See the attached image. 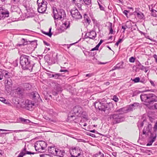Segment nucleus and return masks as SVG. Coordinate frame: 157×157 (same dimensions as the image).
<instances>
[{
	"label": "nucleus",
	"mask_w": 157,
	"mask_h": 157,
	"mask_svg": "<svg viewBox=\"0 0 157 157\" xmlns=\"http://www.w3.org/2000/svg\"><path fill=\"white\" fill-rule=\"evenodd\" d=\"M20 63L24 70L32 71L35 63L31 60V57L28 56L22 55L20 58Z\"/></svg>",
	"instance_id": "f257e3e1"
},
{
	"label": "nucleus",
	"mask_w": 157,
	"mask_h": 157,
	"mask_svg": "<svg viewBox=\"0 0 157 157\" xmlns=\"http://www.w3.org/2000/svg\"><path fill=\"white\" fill-rule=\"evenodd\" d=\"M140 98L141 101L145 102V104L148 107L157 101V97L153 94L143 93L140 95Z\"/></svg>",
	"instance_id": "f03ea898"
},
{
	"label": "nucleus",
	"mask_w": 157,
	"mask_h": 157,
	"mask_svg": "<svg viewBox=\"0 0 157 157\" xmlns=\"http://www.w3.org/2000/svg\"><path fill=\"white\" fill-rule=\"evenodd\" d=\"M53 17L55 20V22L56 23V21L58 20H63L66 16V14L65 11L62 9H57L54 7H53Z\"/></svg>",
	"instance_id": "7ed1b4c3"
},
{
	"label": "nucleus",
	"mask_w": 157,
	"mask_h": 157,
	"mask_svg": "<svg viewBox=\"0 0 157 157\" xmlns=\"http://www.w3.org/2000/svg\"><path fill=\"white\" fill-rule=\"evenodd\" d=\"M109 117L113 124L120 123L124 119V114L121 113L110 115Z\"/></svg>",
	"instance_id": "20e7f679"
},
{
	"label": "nucleus",
	"mask_w": 157,
	"mask_h": 157,
	"mask_svg": "<svg viewBox=\"0 0 157 157\" xmlns=\"http://www.w3.org/2000/svg\"><path fill=\"white\" fill-rule=\"evenodd\" d=\"M47 144L44 141H37L34 144L36 150L39 152H42L44 151L45 149L47 147Z\"/></svg>",
	"instance_id": "39448f33"
},
{
	"label": "nucleus",
	"mask_w": 157,
	"mask_h": 157,
	"mask_svg": "<svg viewBox=\"0 0 157 157\" xmlns=\"http://www.w3.org/2000/svg\"><path fill=\"white\" fill-rule=\"evenodd\" d=\"M94 104L96 109H98L99 110L103 111L105 112L107 110L108 111V105L107 103H101L100 102L96 101L94 103Z\"/></svg>",
	"instance_id": "423d86ee"
},
{
	"label": "nucleus",
	"mask_w": 157,
	"mask_h": 157,
	"mask_svg": "<svg viewBox=\"0 0 157 157\" xmlns=\"http://www.w3.org/2000/svg\"><path fill=\"white\" fill-rule=\"evenodd\" d=\"M71 157H83L82 151L78 147L72 148L70 152Z\"/></svg>",
	"instance_id": "0eeeda50"
},
{
	"label": "nucleus",
	"mask_w": 157,
	"mask_h": 157,
	"mask_svg": "<svg viewBox=\"0 0 157 157\" xmlns=\"http://www.w3.org/2000/svg\"><path fill=\"white\" fill-rule=\"evenodd\" d=\"M70 12L73 17L75 19H79L82 18V15L77 9L75 8L71 10Z\"/></svg>",
	"instance_id": "6e6552de"
},
{
	"label": "nucleus",
	"mask_w": 157,
	"mask_h": 157,
	"mask_svg": "<svg viewBox=\"0 0 157 157\" xmlns=\"http://www.w3.org/2000/svg\"><path fill=\"white\" fill-rule=\"evenodd\" d=\"M9 12L7 10L0 7V20L4 19L6 17L9 16Z\"/></svg>",
	"instance_id": "1a4fd4ad"
},
{
	"label": "nucleus",
	"mask_w": 157,
	"mask_h": 157,
	"mask_svg": "<svg viewBox=\"0 0 157 157\" xmlns=\"http://www.w3.org/2000/svg\"><path fill=\"white\" fill-rule=\"evenodd\" d=\"M5 89L6 90H11L13 86V82L11 79H6L4 82Z\"/></svg>",
	"instance_id": "9d476101"
},
{
	"label": "nucleus",
	"mask_w": 157,
	"mask_h": 157,
	"mask_svg": "<svg viewBox=\"0 0 157 157\" xmlns=\"http://www.w3.org/2000/svg\"><path fill=\"white\" fill-rule=\"evenodd\" d=\"M82 108L80 106L78 105L74 107L73 110L71 111L70 113H71L74 115H79L80 113L82 112Z\"/></svg>",
	"instance_id": "9b49d317"
},
{
	"label": "nucleus",
	"mask_w": 157,
	"mask_h": 157,
	"mask_svg": "<svg viewBox=\"0 0 157 157\" xmlns=\"http://www.w3.org/2000/svg\"><path fill=\"white\" fill-rule=\"evenodd\" d=\"M97 34L96 32L93 30L87 32L86 35L85 36L86 38H89L90 39L94 40Z\"/></svg>",
	"instance_id": "f8f14e48"
},
{
	"label": "nucleus",
	"mask_w": 157,
	"mask_h": 157,
	"mask_svg": "<svg viewBox=\"0 0 157 157\" xmlns=\"http://www.w3.org/2000/svg\"><path fill=\"white\" fill-rule=\"evenodd\" d=\"M152 125L151 124H148L147 126H145L143 130V134L146 136L148 135L149 133L151 132Z\"/></svg>",
	"instance_id": "ddd939ff"
},
{
	"label": "nucleus",
	"mask_w": 157,
	"mask_h": 157,
	"mask_svg": "<svg viewBox=\"0 0 157 157\" xmlns=\"http://www.w3.org/2000/svg\"><path fill=\"white\" fill-rule=\"evenodd\" d=\"M68 120L70 121H74L75 123H78L79 122L80 118H77L75 115H72L71 113H69L68 115Z\"/></svg>",
	"instance_id": "4468645a"
},
{
	"label": "nucleus",
	"mask_w": 157,
	"mask_h": 157,
	"mask_svg": "<svg viewBox=\"0 0 157 157\" xmlns=\"http://www.w3.org/2000/svg\"><path fill=\"white\" fill-rule=\"evenodd\" d=\"M56 152L55 153V155L59 157H63L64 156L65 154V151L63 150H60V149L57 148L55 150Z\"/></svg>",
	"instance_id": "2eb2a0df"
},
{
	"label": "nucleus",
	"mask_w": 157,
	"mask_h": 157,
	"mask_svg": "<svg viewBox=\"0 0 157 157\" xmlns=\"http://www.w3.org/2000/svg\"><path fill=\"white\" fill-rule=\"evenodd\" d=\"M139 105L138 103H134L129 105L128 107V110L129 111H132L133 110L137 108Z\"/></svg>",
	"instance_id": "dca6fc26"
},
{
	"label": "nucleus",
	"mask_w": 157,
	"mask_h": 157,
	"mask_svg": "<svg viewBox=\"0 0 157 157\" xmlns=\"http://www.w3.org/2000/svg\"><path fill=\"white\" fill-rule=\"evenodd\" d=\"M81 116L83 118V119H82L81 120H80V124L81 125H82V121H86L88 120V119L87 118V114L86 112L83 111L82 112L81 115Z\"/></svg>",
	"instance_id": "f3484780"
},
{
	"label": "nucleus",
	"mask_w": 157,
	"mask_h": 157,
	"mask_svg": "<svg viewBox=\"0 0 157 157\" xmlns=\"http://www.w3.org/2000/svg\"><path fill=\"white\" fill-rule=\"evenodd\" d=\"M38 6L37 10L40 13H44L45 12L47 9V5Z\"/></svg>",
	"instance_id": "a211bd4d"
},
{
	"label": "nucleus",
	"mask_w": 157,
	"mask_h": 157,
	"mask_svg": "<svg viewBox=\"0 0 157 157\" xmlns=\"http://www.w3.org/2000/svg\"><path fill=\"white\" fill-rule=\"evenodd\" d=\"M157 121L155 123L154 126L153 128V132H151V135L152 136H154L155 134L156 137H157Z\"/></svg>",
	"instance_id": "6ab92c4d"
},
{
	"label": "nucleus",
	"mask_w": 157,
	"mask_h": 157,
	"mask_svg": "<svg viewBox=\"0 0 157 157\" xmlns=\"http://www.w3.org/2000/svg\"><path fill=\"white\" fill-rule=\"evenodd\" d=\"M123 62H121L118 63L114 67V69L113 70L124 68V67L123 66Z\"/></svg>",
	"instance_id": "aec40b11"
},
{
	"label": "nucleus",
	"mask_w": 157,
	"mask_h": 157,
	"mask_svg": "<svg viewBox=\"0 0 157 157\" xmlns=\"http://www.w3.org/2000/svg\"><path fill=\"white\" fill-rule=\"evenodd\" d=\"M37 6L47 5V2L45 0H37Z\"/></svg>",
	"instance_id": "412c9836"
},
{
	"label": "nucleus",
	"mask_w": 157,
	"mask_h": 157,
	"mask_svg": "<svg viewBox=\"0 0 157 157\" xmlns=\"http://www.w3.org/2000/svg\"><path fill=\"white\" fill-rule=\"evenodd\" d=\"M134 13H136L138 18L139 19H144V15L141 12H138L136 11H135Z\"/></svg>",
	"instance_id": "4be33fe9"
},
{
	"label": "nucleus",
	"mask_w": 157,
	"mask_h": 157,
	"mask_svg": "<svg viewBox=\"0 0 157 157\" xmlns=\"http://www.w3.org/2000/svg\"><path fill=\"white\" fill-rule=\"evenodd\" d=\"M156 138L155 134V136H151L150 138L151 139V140L149 141V142L147 144V146L151 145L152 143L155 140Z\"/></svg>",
	"instance_id": "5701e85b"
},
{
	"label": "nucleus",
	"mask_w": 157,
	"mask_h": 157,
	"mask_svg": "<svg viewBox=\"0 0 157 157\" xmlns=\"http://www.w3.org/2000/svg\"><path fill=\"white\" fill-rule=\"evenodd\" d=\"M4 77L6 79H10L11 73L8 71L4 70Z\"/></svg>",
	"instance_id": "b1692460"
},
{
	"label": "nucleus",
	"mask_w": 157,
	"mask_h": 157,
	"mask_svg": "<svg viewBox=\"0 0 157 157\" xmlns=\"http://www.w3.org/2000/svg\"><path fill=\"white\" fill-rule=\"evenodd\" d=\"M20 153L23 156L25 155L26 154L28 155H34L36 153L34 152H31V151H26V152L23 150H21L20 152Z\"/></svg>",
	"instance_id": "393cba45"
},
{
	"label": "nucleus",
	"mask_w": 157,
	"mask_h": 157,
	"mask_svg": "<svg viewBox=\"0 0 157 157\" xmlns=\"http://www.w3.org/2000/svg\"><path fill=\"white\" fill-rule=\"evenodd\" d=\"M19 119L20 121L23 124H28L30 122L29 120L27 119H25L22 117H20Z\"/></svg>",
	"instance_id": "a878e982"
},
{
	"label": "nucleus",
	"mask_w": 157,
	"mask_h": 157,
	"mask_svg": "<svg viewBox=\"0 0 157 157\" xmlns=\"http://www.w3.org/2000/svg\"><path fill=\"white\" fill-rule=\"evenodd\" d=\"M73 1V3H75L78 6H79V5L81 6V4H83V0H74Z\"/></svg>",
	"instance_id": "bb28decb"
},
{
	"label": "nucleus",
	"mask_w": 157,
	"mask_h": 157,
	"mask_svg": "<svg viewBox=\"0 0 157 157\" xmlns=\"http://www.w3.org/2000/svg\"><path fill=\"white\" fill-rule=\"evenodd\" d=\"M32 95H33V99H37V98H40L39 94L36 92H33L32 93Z\"/></svg>",
	"instance_id": "cd10ccee"
},
{
	"label": "nucleus",
	"mask_w": 157,
	"mask_h": 157,
	"mask_svg": "<svg viewBox=\"0 0 157 157\" xmlns=\"http://www.w3.org/2000/svg\"><path fill=\"white\" fill-rule=\"evenodd\" d=\"M70 23L69 21H67L64 22L62 24V26L66 29L70 27Z\"/></svg>",
	"instance_id": "c85d7f7f"
},
{
	"label": "nucleus",
	"mask_w": 157,
	"mask_h": 157,
	"mask_svg": "<svg viewBox=\"0 0 157 157\" xmlns=\"http://www.w3.org/2000/svg\"><path fill=\"white\" fill-rule=\"evenodd\" d=\"M23 92V90L20 88L18 87L16 90V93L18 95H22Z\"/></svg>",
	"instance_id": "c756f323"
},
{
	"label": "nucleus",
	"mask_w": 157,
	"mask_h": 157,
	"mask_svg": "<svg viewBox=\"0 0 157 157\" xmlns=\"http://www.w3.org/2000/svg\"><path fill=\"white\" fill-rule=\"evenodd\" d=\"M84 18L85 22H87L89 24L91 22V21L90 18L88 17L87 15L86 14H84Z\"/></svg>",
	"instance_id": "7c9ffc66"
},
{
	"label": "nucleus",
	"mask_w": 157,
	"mask_h": 157,
	"mask_svg": "<svg viewBox=\"0 0 157 157\" xmlns=\"http://www.w3.org/2000/svg\"><path fill=\"white\" fill-rule=\"evenodd\" d=\"M21 41L22 44H19V46L24 45H26L28 44V42L27 41V40L25 39L22 38L21 39Z\"/></svg>",
	"instance_id": "2f4dec72"
},
{
	"label": "nucleus",
	"mask_w": 157,
	"mask_h": 157,
	"mask_svg": "<svg viewBox=\"0 0 157 157\" xmlns=\"http://www.w3.org/2000/svg\"><path fill=\"white\" fill-rule=\"evenodd\" d=\"M52 76L51 77H54L55 79H58L61 76V74L59 73H55L51 75Z\"/></svg>",
	"instance_id": "473e14b6"
},
{
	"label": "nucleus",
	"mask_w": 157,
	"mask_h": 157,
	"mask_svg": "<svg viewBox=\"0 0 157 157\" xmlns=\"http://www.w3.org/2000/svg\"><path fill=\"white\" fill-rule=\"evenodd\" d=\"M151 15L154 17H156L157 16V11L155 10L152 9L151 10Z\"/></svg>",
	"instance_id": "72a5a7b5"
},
{
	"label": "nucleus",
	"mask_w": 157,
	"mask_h": 157,
	"mask_svg": "<svg viewBox=\"0 0 157 157\" xmlns=\"http://www.w3.org/2000/svg\"><path fill=\"white\" fill-rule=\"evenodd\" d=\"M57 149V148L55 147H51L50 150V152L54 155L55 153L56 152V151L55 150H56Z\"/></svg>",
	"instance_id": "f704fd0d"
},
{
	"label": "nucleus",
	"mask_w": 157,
	"mask_h": 157,
	"mask_svg": "<svg viewBox=\"0 0 157 157\" xmlns=\"http://www.w3.org/2000/svg\"><path fill=\"white\" fill-rule=\"evenodd\" d=\"M83 2L85 5L87 6L90 5L91 3V0H83Z\"/></svg>",
	"instance_id": "c9c22d12"
},
{
	"label": "nucleus",
	"mask_w": 157,
	"mask_h": 157,
	"mask_svg": "<svg viewBox=\"0 0 157 157\" xmlns=\"http://www.w3.org/2000/svg\"><path fill=\"white\" fill-rule=\"evenodd\" d=\"M56 91L58 92H60L62 90V88L60 87L59 85H58L56 86V87L54 88Z\"/></svg>",
	"instance_id": "e433bc0d"
},
{
	"label": "nucleus",
	"mask_w": 157,
	"mask_h": 157,
	"mask_svg": "<svg viewBox=\"0 0 157 157\" xmlns=\"http://www.w3.org/2000/svg\"><path fill=\"white\" fill-rule=\"evenodd\" d=\"M4 75V70H0V80H1L3 79Z\"/></svg>",
	"instance_id": "4c0bfd02"
},
{
	"label": "nucleus",
	"mask_w": 157,
	"mask_h": 157,
	"mask_svg": "<svg viewBox=\"0 0 157 157\" xmlns=\"http://www.w3.org/2000/svg\"><path fill=\"white\" fill-rule=\"evenodd\" d=\"M144 124L143 122L139 121L137 123V125L138 128L140 129V128H141L144 125Z\"/></svg>",
	"instance_id": "58836bf2"
},
{
	"label": "nucleus",
	"mask_w": 157,
	"mask_h": 157,
	"mask_svg": "<svg viewBox=\"0 0 157 157\" xmlns=\"http://www.w3.org/2000/svg\"><path fill=\"white\" fill-rule=\"evenodd\" d=\"M95 157H104V155L100 152L96 155Z\"/></svg>",
	"instance_id": "ea45409f"
},
{
	"label": "nucleus",
	"mask_w": 157,
	"mask_h": 157,
	"mask_svg": "<svg viewBox=\"0 0 157 157\" xmlns=\"http://www.w3.org/2000/svg\"><path fill=\"white\" fill-rule=\"evenodd\" d=\"M24 86L26 90H29L31 88V86L30 84L28 83H25L24 84Z\"/></svg>",
	"instance_id": "a19ab883"
},
{
	"label": "nucleus",
	"mask_w": 157,
	"mask_h": 157,
	"mask_svg": "<svg viewBox=\"0 0 157 157\" xmlns=\"http://www.w3.org/2000/svg\"><path fill=\"white\" fill-rule=\"evenodd\" d=\"M108 29L109 30L112 29L113 24L111 22H108Z\"/></svg>",
	"instance_id": "79ce46f5"
},
{
	"label": "nucleus",
	"mask_w": 157,
	"mask_h": 157,
	"mask_svg": "<svg viewBox=\"0 0 157 157\" xmlns=\"http://www.w3.org/2000/svg\"><path fill=\"white\" fill-rule=\"evenodd\" d=\"M42 33H43L44 34L48 36L49 37H51L52 35V33H49L48 32H47L43 31L42 32Z\"/></svg>",
	"instance_id": "37998d69"
},
{
	"label": "nucleus",
	"mask_w": 157,
	"mask_h": 157,
	"mask_svg": "<svg viewBox=\"0 0 157 157\" xmlns=\"http://www.w3.org/2000/svg\"><path fill=\"white\" fill-rule=\"evenodd\" d=\"M40 157H51L50 155L47 154H42L40 155Z\"/></svg>",
	"instance_id": "c03bdc74"
},
{
	"label": "nucleus",
	"mask_w": 157,
	"mask_h": 157,
	"mask_svg": "<svg viewBox=\"0 0 157 157\" xmlns=\"http://www.w3.org/2000/svg\"><path fill=\"white\" fill-rule=\"evenodd\" d=\"M29 104L28 105L27 107L29 108H32V106L34 105V104L33 103H32L31 101H29Z\"/></svg>",
	"instance_id": "a18cd8bd"
},
{
	"label": "nucleus",
	"mask_w": 157,
	"mask_h": 157,
	"mask_svg": "<svg viewBox=\"0 0 157 157\" xmlns=\"http://www.w3.org/2000/svg\"><path fill=\"white\" fill-rule=\"evenodd\" d=\"M149 106L150 107V108L153 109L154 108L155 109H157V103H155L153 105L151 106Z\"/></svg>",
	"instance_id": "49530a36"
},
{
	"label": "nucleus",
	"mask_w": 157,
	"mask_h": 157,
	"mask_svg": "<svg viewBox=\"0 0 157 157\" xmlns=\"http://www.w3.org/2000/svg\"><path fill=\"white\" fill-rule=\"evenodd\" d=\"M62 68V69H61L60 70V72H68V71L67 70H66L65 68V67H61Z\"/></svg>",
	"instance_id": "de8ad7c7"
},
{
	"label": "nucleus",
	"mask_w": 157,
	"mask_h": 157,
	"mask_svg": "<svg viewBox=\"0 0 157 157\" xmlns=\"http://www.w3.org/2000/svg\"><path fill=\"white\" fill-rule=\"evenodd\" d=\"M140 78L139 77H136L134 79L133 81L135 82H139Z\"/></svg>",
	"instance_id": "09e8293b"
},
{
	"label": "nucleus",
	"mask_w": 157,
	"mask_h": 157,
	"mask_svg": "<svg viewBox=\"0 0 157 157\" xmlns=\"http://www.w3.org/2000/svg\"><path fill=\"white\" fill-rule=\"evenodd\" d=\"M135 59L133 57H132L129 59V61L131 63H134L135 62Z\"/></svg>",
	"instance_id": "8fccbe9b"
},
{
	"label": "nucleus",
	"mask_w": 157,
	"mask_h": 157,
	"mask_svg": "<svg viewBox=\"0 0 157 157\" xmlns=\"http://www.w3.org/2000/svg\"><path fill=\"white\" fill-rule=\"evenodd\" d=\"M0 101L4 103H6V100L4 98L1 97H0Z\"/></svg>",
	"instance_id": "3c124183"
},
{
	"label": "nucleus",
	"mask_w": 157,
	"mask_h": 157,
	"mask_svg": "<svg viewBox=\"0 0 157 157\" xmlns=\"http://www.w3.org/2000/svg\"><path fill=\"white\" fill-rule=\"evenodd\" d=\"M113 100L115 102H117L118 101V98L115 95L113 96Z\"/></svg>",
	"instance_id": "603ef678"
},
{
	"label": "nucleus",
	"mask_w": 157,
	"mask_h": 157,
	"mask_svg": "<svg viewBox=\"0 0 157 157\" xmlns=\"http://www.w3.org/2000/svg\"><path fill=\"white\" fill-rule=\"evenodd\" d=\"M128 12L129 11L124 10L123 12V13H124L126 16H127L128 15Z\"/></svg>",
	"instance_id": "864d4df0"
},
{
	"label": "nucleus",
	"mask_w": 157,
	"mask_h": 157,
	"mask_svg": "<svg viewBox=\"0 0 157 157\" xmlns=\"http://www.w3.org/2000/svg\"><path fill=\"white\" fill-rule=\"evenodd\" d=\"M99 8L101 10H104V8L101 5H99Z\"/></svg>",
	"instance_id": "5fc2aeb1"
},
{
	"label": "nucleus",
	"mask_w": 157,
	"mask_h": 157,
	"mask_svg": "<svg viewBox=\"0 0 157 157\" xmlns=\"http://www.w3.org/2000/svg\"><path fill=\"white\" fill-rule=\"evenodd\" d=\"M93 75V74L92 73H89L86 74V77H90Z\"/></svg>",
	"instance_id": "6e6d98bb"
},
{
	"label": "nucleus",
	"mask_w": 157,
	"mask_h": 157,
	"mask_svg": "<svg viewBox=\"0 0 157 157\" xmlns=\"http://www.w3.org/2000/svg\"><path fill=\"white\" fill-rule=\"evenodd\" d=\"M58 92L56 91H53L52 92V94L54 96H56L58 94Z\"/></svg>",
	"instance_id": "4d7b16f0"
},
{
	"label": "nucleus",
	"mask_w": 157,
	"mask_h": 157,
	"mask_svg": "<svg viewBox=\"0 0 157 157\" xmlns=\"http://www.w3.org/2000/svg\"><path fill=\"white\" fill-rule=\"evenodd\" d=\"M139 68L142 70H144L145 68V67L144 66L142 65H141L140 67H139Z\"/></svg>",
	"instance_id": "13d9d810"
},
{
	"label": "nucleus",
	"mask_w": 157,
	"mask_h": 157,
	"mask_svg": "<svg viewBox=\"0 0 157 157\" xmlns=\"http://www.w3.org/2000/svg\"><path fill=\"white\" fill-rule=\"evenodd\" d=\"M109 34H113V29H109Z\"/></svg>",
	"instance_id": "bf43d9fd"
},
{
	"label": "nucleus",
	"mask_w": 157,
	"mask_h": 157,
	"mask_svg": "<svg viewBox=\"0 0 157 157\" xmlns=\"http://www.w3.org/2000/svg\"><path fill=\"white\" fill-rule=\"evenodd\" d=\"M73 44H67V45L64 44V45L67 46V48L68 49H69L70 47Z\"/></svg>",
	"instance_id": "052dcab7"
},
{
	"label": "nucleus",
	"mask_w": 157,
	"mask_h": 157,
	"mask_svg": "<svg viewBox=\"0 0 157 157\" xmlns=\"http://www.w3.org/2000/svg\"><path fill=\"white\" fill-rule=\"evenodd\" d=\"M139 82L143 83H144L146 82L145 80L144 79H141L140 80Z\"/></svg>",
	"instance_id": "680f3d73"
},
{
	"label": "nucleus",
	"mask_w": 157,
	"mask_h": 157,
	"mask_svg": "<svg viewBox=\"0 0 157 157\" xmlns=\"http://www.w3.org/2000/svg\"><path fill=\"white\" fill-rule=\"evenodd\" d=\"M136 65L139 66V68L142 65L141 64L139 61H138L136 63Z\"/></svg>",
	"instance_id": "e2e57ef3"
},
{
	"label": "nucleus",
	"mask_w": 157,
	"mask_h": 157,
	"mask_svg": "<svg viewBox=\"0 0 157 157\" xmlns=\"http://www.w3.org/2000/svg\"><path fill=\"white\" fill-rule=\"evenodd\" d=\"M29 42H30L31 43H32V44H35L36 45V44H37V43H36V41H32L31 42V43L30 42V41H29Z\"/></svg>",
	"instance_id": "0e129e2a"
},
{
	"label": "nucleus",
	"mask_w": 157,
	"mask_h": 157,
	"mask_svg": "<svg viewBox=\"0 0 157 157\" xmlns=\"http://www.w3.org/2000/svg\"><path fill=\"white\" fill-rule=\"evenodd\" d=\"M44 43L45 45L47 46H48L50 45L48 43H47V42H46L45 41H44Z\"/></svg>",
	"instance_id": "69168bd1"
},
{
	"label": "nucleus",
	"mask_w": 157,
	"mask_h": 157,
	"mask_svg": "<svg viewBox=\"0 0 157 157\" xmlns=\"http://www.w3.org/2000/svg\"><path fill=\"white\" fill-rule=\"evenodd\" d=\"M23 131V130H14L13 131V132H22Z\"/></svg>",
	"instance_id": "338daca9"
},
{
	"label": "nucleus",
	"mask_w": 157,
	"mask_h": 157,
	"mask_svg": "<svg viewBox=\"0 0 157 157\" xmlns=\"http://www.w3.org/2000/svg\"><path fill=\"white\" fill-rule=\"evenodd\" d=\"M150 82L152 86H155V84L154 83V82L153 81L150 80Z\"/></svg>",
	"instance_id": "774afa93"
}]
</instances>
